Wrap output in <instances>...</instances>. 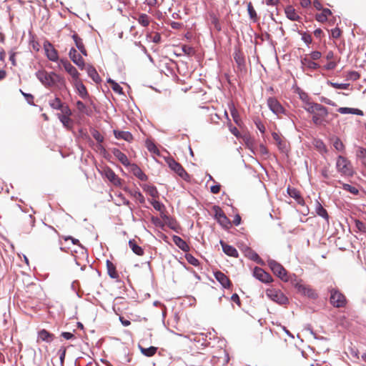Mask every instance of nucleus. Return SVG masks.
<instances>
[{
    "label": "nucleus",
    "mask_w": 366,
    "mask_h": 366,
    "mask_svg": "<svg viewBox=\"0 0 366 366\" xmlns=\"http://www.w3.org/2000/svg\"><path fill=\"white\" fill-rule=\"evenodd\" d=\"M144 191L149 194L153 198H157L159 197V192L157 188L152 185L144 184L142 186Z\"/></svg>",
    "instance_id": "34"
},
{
    "label": "nucleus",
    "mask_w": 366,
    "mask_h": 366,
    "mask_svg": "<svg viewBox=\"0 0 366 366\" xmlns=\"http://www.w3.org/2000/svg\"><path fill=\"white\" fill-rule=\"evenodd\" d=\"M112 154L124 166L128 167L130 165V162L127 157L119 149L114 148L112 149Z\"/></svg>",
    "instance_id": "18"
},
{
    "label": "nucleus",
    "mask_w": 366,
    "mask_h": 366,
    "mask_svg": "<svg viewBox=\"0 0 366 366\" xmlns=\"http://www.w3.org/2000/svg\"><path fill=\"white\" fill-rule=\"evenodd\" d=\"M317 107L315 114H312V122L317 125L320 126L324 124L325 122V118L328 115V111L326 107L324 106H315Z\"/></svg>",
    "instance_id": "7"
},
{
    "label": "nucleus",
    "mask_w": 366,
    "mask_h": 366,
    "mask_svg": "<svg viewBox=\"0 0 366 366\" xmlns=\"http://www.w3.org/2000/svg\"><path fill=\"white\" fill-rule=\"evenodd\" d=\"M54 340V335L43 329L38 332L37 341H44L46 342H51Z\"/></svg>",
    "instance_id": "21"
},
{
    "label": "nucleus",
    "mask_w": 366,
    "mask_h": 366,
    "mask_svg": "<svg viewBox=\"0 0 366 366\" xmlns=\"http://www.w3.org/2000/svg\"><path fill=\"white\" fill-rule=\"evenodd\" d=\"M314 146L317 149V150L320 152H327V147L324 142L320 139H315L314 141Z\"/></svg>",
    "instance_id": "45"
},
{
    "label": "nucleus",
    "mask_w": 366,
    "mask_h": 366,
    "mask_svg": "<svg viewBox=\"0 0 366 366\" xmlns=\"http://www.w3.org/2000/svg\"><path fill=\"white\" fill-rule=\"evenodd\" d=\"M332 15V11L329 9H323L320 14H317L315 19L317 21L324 23L327 21L329 16Z\"/></svg>",
    "instance_id": "31"
},
{
    "label": "nucleus",
    "mask_w": 366,
    "mask_h": 366,
    "mask_svg": "<svg viewBox=\"0 0 366 366\" xmlns=\"http://www.w3.org/2000/svg\"><path fill=\"white\" fill-rule=\"evenodd\" d=\"M295 288L299 293L310 298H316L317 297L315 291L309 285L298 282L295 284Z\"/></svg>",
    "instance_id": "9"
},
{
    "label": "nucleus",
    "mask_w": 366,
    "mask_h": 366,
    "mask_svg": "<svg viewBox=\"0 0 366 366\" xmlns=\"http://www.w3.org/2000/svg\"><path fill=\"white\" fill-rule=\"evenodd\" d=\"M342 188H343V189L348 191L351 194H357L359 192L358 189L356 187L351 186L348 184H343Z\"/></svg>",
    "instance_id": "51"
},
{
    "label": "nucleus",
    "mask_w": 366,
    "mask_h": 366,
    "mask_svg": "<svg viewBox=\"0 0 366 366\" xmlns=\"http://www.w3.org/2000/svg\"><path fill=\"white\" fill-rule=\"evenodd\" d=\"M152 205L153 206V207L157 210V211H159V212H162L163 209H164V205L161 203L159 201H157L155 199H152L150 201Z\"/></svg>",
    "instance_id": "48"
},
{
    "label": "nucleus",
    "mask_w": 366,
    "mask_h": 366,
    "mask_svg": "<svg viewBox=\"0 0 366 366\" xmlns=\"http://www.w3.org/2000/svg\"><path fill=\"white\" fill-rule=\"evenodd\" d=\"M234 60H235L236 63L239 66H241L242 65L244 64V60L243 57H242L239 54L235 53V55H234Z\"/></svg>",
    "instance_id": "61"
},
{
    "label": "nucleus",
    "mask_w": 366,
    "mask_h": 366,
    "mask_svg": "<svg viewBox=\"0 0 366 366\" xmlns=\"http://www.w3.org/2000/svg\"><path fill=\"white\" fill-rule=\"evenodd\" d=\"M332 144L335 149L338 152H344L345 151V146L342 141L338 137H335L332 139Z\"/></svg>",
    "instance_id": "41"
},
{
    "label": "nucleus",
    "mask_w": 366,
    "mask_h": 366,
    "mask_svg": "<svg viewBox=\"0 0 366 366\" xmlns=\"http://www.w3.org/2000/svg\"><path fill=\"white\" fill-rule=\"evenodd\" d=\"M35 75L39 81L46 87L65 85L64 78L54 72H47L45 70H39L35 73Z\"/></svg>",
    "instance_id": "1"
},
{
    "label": "nucleus",
    "mask_w": 366,
    "mask_h": 366,
    "mask_svg": "<svg viewBox=\"0 0 366 366\" xmlns=\"http://www.w3.org/2000/svg\"><path fill=\"white\" fill-rule=\"evenodd\" d=\"M76 108L81 112H86V105L81 101H78L76 102Z\"/></svg>",
    "instance_id": "63"
},
{
    "label": "nucleus",
    "mask_w": 366,
    "mask_h": 366,
    "mask_svg": "<svg viewBox=\"0 0 366 366\" xmlns=\"http://www.w3.org/2000/svg\"><path fill=\"white\" fill-rule=\"evenodd\" d=\"M330 302L335 307H342L346 305L345 295L338 290L332 288L330 290Z\"/></svg>",
    "instance_id": "6"
},
{
    "label": "nucleus",
    "mask_w": 366,
    "mask_h": 366,
    "mask_svg": "<svg viewBox=\"0 0 366 366\" xmlns=\"http://www.w3.org/2000/svg\"><path fill=\"white\" fill-rule=\"evenodd\" d=\"M137 20L140 25L144 27L149 26L150 23V18L146 14H140Z\"/></svg>",
    "instance_id": "39"
},
{
    "label": "nucleus",
    "mask_w": 366,
    "mask_h": 366,
    "mask_svg": "<svg viewBox=\"0 0 366 366\" xmlns=\"http://www.w3.org/2000/svg\"><path fill=\"white\" fill-rule=\"evenodd\" d=\"M107 269L109 276L112 279H118L119 274L116 270L115 265L109 260H107Z\"/></svg>",
    "instance_id": "30"
},
{
    "label": "nucleus",
    "mask_w": 366,
    "mask_h": 366,
    "mask_svg": "<svg viewBox=\"0 0 366 366\" xmlns=\"http://www.w3.org/2000/svg\"><path fill=\"white\" fill-rule=\"evenodd\" d=\"M73 84L76 87V90L79 92V94L82 98H86L88 95L85 86L81 82L80 78L73 82Z\"/></svg>",
    "instance_id": "24"
},
{
    "label": "nucleus",
    "mask_w": 366,
    "mask_h": 366,
    "mask_svg": "<svg viewBox=\"0 0 366 366\" xmlns=\"http://www.w3.org/2000/svg\"><path fill=\"white\" fill-rule=\"evenodd\" d=\"M223 252L230 257H237L238 256L237 250L232 246L227 244L223 241H220Z\"/></svg>",
    "instance_id": "22"
},
{
    "label": "nucleus",
    "mask_w": 366,
    "mask_h": 366,
    "mask_svg": "<svg viewBox=\"0 0 366 366\" xmlns=\"http://www.w3.org/2000/svg\"><path fill=\"white\" fill-rule=\"evenodd\" d=\"M214 217L217 222L223 227L229 228L231 225L229 219L227 217L224 212L218 206L214 207Z\"/></svg>",
    "instance_id": "10"
},
{
    "label": "nucleus",
    "mask_w": 366,
    "mask_h": 366,
    "mask_svg": "<svg viewBox=\"0 0 366 366\" xmlns=\"http://www.w3.org/2000/svg\"><path fill=\"white\" fill-rule=\"evenodd\" d=\"M165 161L167 163L169 167L175 173H177L181 178H182L185 181H189V175L179 163L176 162L172 157L166 158Z\"/></svg>",
    "instance_id": "4"
},
{
    "label": "nucleus",
    "mask_w": 366,
    "mask_h": 366,
    "mask_svg": "<svg viewBox=\"0 0 366 366\" xmlns=\"http://www.w3.org/2000/svg\"><path fill=\"white\" fill-rule=\"evenodd\" d=\"M103 175L114 186H120L122 184V179L114 173V172L111 168H104L103 169Z\"/></svg>",
    "instance_id": "13"
},
{
    "label": "nucleus",
    "mask_w": 366,
    "mask_h": 366,
    "mask_svg": "<svg viewBox=\"0 0 366 366\" xmlns=\"http://www.w3.org/2000/svg\"><path fill=\"white\" fill-rule=\"evenodd\" d=\"M229 109L230 111L231 115L232 117V119L234 122L238 125L240 126L242 123V120L240 118V116L239 114L238 111L234 107V104L232 102H229L228 104Z\"/></svg>",
    "instance_id": "25"
},
{
    "label": "nucleus",
    "mask_w": 366,
    "mask_h": 366,
    "mask_svg": "<svg viewBox=\"0 0 366 366\" xmlns=\"http://www.w3.org/2000/svg\"><path fill=\"white\" fill-rule=\"evenodd\" d=\"M72 39H74L77 49L84 45L82 39L76 34H74L72 35Z\"/></svg>",
    "instance_id": "54"
},
{
    "label": "nucleus",
    "mask_w": 366,
    "mask_h": 366,
    "mask_svg": "<svg viewBox=\"0 0 366 366\" xmlns=\"http://www.w3.org/2000/svg\"><path fill=\"white\" fill-rule=\"evenodd\" d=\"M215 279L221 284L224 288H229L231 285L229 279L221 271L214 272Z\"/></svg>",
    "instance_id": "16"
},
{
    "label": "nucleus",
    "mask_w": 366,
    "mask_h": 366,
    "mask_svg": "<svg viewBox=\"0 0 366 366\" xmlns=\"http://www.w3.org/2000/svg\"><path fill=\"white\" fill-rule=\"evenodd\" d=\"M315 106H322L320 104L315 103L313 102H307L303 105V108L310 114H315V112L317 109Z\"/></svg>",
    "instance_id": "38"
},
{
    "label": "nucleus",
    "mask_w": 366,
    "mask_h": 366,
    "mask_svg": "<svg viewBox=\"0 0 366 366\" xmlns=\"http://www.w3.org/2000/svg\"><path fill=\"white\" fill-rule=\"evenodd\" d=\"M131 172L133 174L142 181H146L147 176L142 172V170L135 164H130L129 165Z\"/></svg>",
    "instance_id": "19"
},
{
    "label": "nucleus",
    "mask_w": 366,
    "mask_h": 366,
    "mask_svg": "<svg viewBox=\"0 0 366 366\" xmlns=\"http://www.w3.org/2000/svg\"><path fill=\"white\" fill-rule=\"evenodd\" d=\"M273 139L276 142L278 149L280 152L285 153L288 151L287 144L285 141H283L278 134L273 132L272 134Z\"/></svg>",
    "instance_id": "17"
},
{
    "label": "nucleus",
    "mask_w": 366,
    "mask_h": 366,
    "mask_svg": "<svg viewBox=\"0 0 366 366\" xmlns=\"http://www.w3.org/2000/svg\"><path fill=\"white\" fill-rule=\"evenodd\" d=\"M69 56L71 60L81 69H84L85 63L80 54L77 53V51L74 48H71L69 50Z\"/></svg>",
    "instance_id": "15"
},
{
    "label": "nucleus",
    "mask_w": 366,
    "mask_h": 366,
    "mask_svg": "<svg viewBox=\"0 0 366 366\" xmlns=\"http://www.w3.org/2000/svg\"><path fill=\"white\" fill-rule=\"evenodd\" d=\"M86 71L88 76L97 84L102 81V79L97 73L96 69L92 65H87L86 66Z\"/></svg>",
    "instance_id": "20"
},
{
    "label": "nucleus",
    "mask_w": 366,
    "mask_h": 366,
    "mask_svg": "<svg viewBox=\"0 0 366 366\" xmlns=\"http://www.w3.org/2000/svg\"><path fill=\"white\" fill-rule=\"evenodd\" d=\"M267 105L269 109L275 114L279 115L285 112V109L281 104L274 97L267 99Z\"/></svg>",
    "instance_id": "14"
},
{
    "label": "nucleus",
    "mask_w": 366,
    "mask_h": 366,
    "mask_svg": "<svg viewBox=\"0 0 366 366\" xmlns=\"http://www.w3.org/2000/svg\"><path fill=\"white\" fill-rule=\"evenodd\" d=\"M337 112L340 114H356L358 116H363L364 113L362 110L355 108H349V107H340L337 109Z\"/></svg>",
    "instance_id": "29"
},
{
    "label": "nucleus",
    "mask_w": 366,
    "mask_h": 366,
    "mask_svg": "<svg viewBox=\"0 0 366 366\" xmlns=\"http://www.w3.org/2000/svg\"><path fill=\"white\" fill-rule=\"evenodd\" d=\"M44 49L46 57L50 61L56 62L59 60L58 52L50 42L48 41H44Z\"/></svg>",
    "instance_id": "12"
},
{
    "label": "nucleus",
    "mask_w": 366,
    "mask_h": 366,
    "mask_svg": "<svg viewBox=\"0 0 366 366\" xmlns=\"http://www.w3.org/2000/svg\"><path fill=\"white\" fill-rule=\"evenodd\" d=\"M128 192L129 194L138 200L139 203L144 204L145 202L144 197L139 190H128Z\"/></svg>",
    "instance_id": "40"
},
{
    "label": "nucleus",
    "mask_w": 366,
    "mask_h": 366,
    "mask_svg": "<svg viewBox=\"0 0 366 366\" xmlns=\"http://www.w3.org/2000/svg\"><path fill=\"white\" fill-rule=\"evenodd\" d=\"M337 171L344 177H352L354 170L351 162L343 156L339 155L336 161Z\"/></svg>",
    "instance_id": "2"
},
{
    "label": "nucleus",
    "mask_w": 366,
    "mask_h": 366,
    "mask_svg": "<svg viewBox=\"0 0 366 366\" xmlns=\"http://www.w3.org/2000/svg\"><path fill=\"white\" fill-rule=\"evenodd\" d=\"M59 65H62L65 71L69 74L72 78V82L79 79L80 74L77 69L67 60L61 59L59 61Z\"/></svg>",
    "instance_id": "8"
},
{
    "label": "nucleus",
    "mask_w": 366,
    "mask_h": 366,
    "mask_svg": "<svg viewBox=\"0 0 366 366\" xmlns=\"http://www.w3.org/2000/svg\"><path fill=\"white\" fill-rule=\"evenodd\" d=\"M302 40L307 44L312 43V36L310 34L304 32L302 34Z\"/></svg>",
    "instance_id": "57"
},
{
    "label": "nucleus",
    "mask_w": 366,
    "mask_h": 366,
    "mask_svg": "<svg viewBox=\"0 0 366 366\" xmlns=\"http://www.w3.org/2000/svg\"><path fill=\"white\" fill-rule=\"evenodd\" d=\"M356 157L359 159L362 165L366 166V149L362 147H357L356 150Z\"/></svg>",
    "instance_id": "32"
},
{
    "label": "nucleus",
    "mask_w": 366,
    "mask_h": 366,
    "mask_svg": "<svg viewBox=\"0 0 366 366\" xmlns=\"http://www.w3.org/2000/svg\"><path fill=\"white\" fill-rule=\"evenodd\" d=\"M285 12L286 16L291 21H299L300 19L299 14L292 6H287L285 9Z\"/></svg>",
    "instance_id": "23"
},
{
    "label": "nucleus",
    "mask_w": 366,
    "mask_h": 366,
    "mask_svg": "<svg viewBox=\"0 0 366 366\" xmlns=\"http://www.w3.org/2000/svg\"><path fill=\"white\" fill-rule=\"evenodd\" d=\"M287 193L291 197L295 199L298 204H304L303 198L301 197L300 192L297 189H296L295 188L288 187Z\"/></svg>",
    "instance_id": "28"
},
{
    "label": "nucleus",
    "mask_w": 366,
    "mask_h": 366,
    "mask_svg": "<svg viewBox=\"0 0 366 366\" xmlns=\"http://www.w3.org/2000/svg\"><path fill=\"white\" fill-rule=\"evenodd\" d=\"M211 21L213 24L214 27L217 30L220 31L222 29L219 19L214 14L211 15Z\"/></svg>",
    "instance_id": "49"
},
{
    "label": "nucleus",
    "mask_w": 366,
    "mask_h": 366,
    "mask_svg": "<svg viewBox=\"0 0 366 366\" xmlns=\"http://www.w3.org/2000/svg\"><path fill=\"white\" fill-rule=\"evenodd\" d=\"M301 64L303 67H306L309 69L315 70L320 67L319 64L315 63L312 59L305 56L301 59Z\"/></svg>",
    "instance_id": "26"
},
{
    "label": "nucleus",
    "mask_w": 366,
    "mask_h": 366,
    "mask_svg": "<svg viewBox=\"0 0 366 366\" xmlns=\"http://www.w3.org/2000/svg\"><path fill=\"white\" fill-rule=\"evenodd\" d=\"M331 35L334 39H338L341 35V31L339 28H335L331 31Z\"/></svg>",
    "instance_id": "62"
},
{
    "label": "nucleus",
    "mask_w": 366,
    "mask_h": 366,
    "mask_svg": "<svg viewBox=\"0 0 366 366\" xmlns=\"http://www.w3.org/2000/svg\"><path fill=\"white\" fill-rule=\"evenodd\" d=\"M185 257H186L187 261L192 265L198 266L199 264V260L197 258H195L194 256H192V254H186Z\"/></svg>",
    "instance_id": "50"
},
{
    "label": "nucleus",
    "mask_w": 366,
    "mask_h": 366,
    "mask_svg": "<svg viewBox=\"0 0 366 366\" xmlns=\"http://www.w3.org/2000/svg\"><path fill=\"white\" fill-rule=\"evenodd\" d=\"M139 348L141 352L146 357H152L155 355L157 351V347L151 346L148 348L143 347L140 345H139Z\"/></svg>",
    "instance_id": "33"
},
{
    "label": "nucleus",
    "mask_w": 366,
    "mask_h": 366,
    "mask_svg": "<svg viewBox=\"0 0 366 366\" xmlns=\"http://www.w3.org/2000/svg\"><path fill=\"white\" fill-rule=\"evenodd\" d=\"M129 246L134 254H136L139 256H142L144 254L143 249L141 247H139V245H137V244L136 243V242L134 240H133V239L129 240Z\"/></svg>",
    "instance_id": "37"
},
{
    "label": "nucleus",
    "mask_w": 366,
    "mask_h": 366,
    "mask_svg": "<svg viewBox=\"0 0 366 366\" xmlns=\"http://www.w3.org/2000/svg\"><path fill=\"white\" fill-rule=\"evenodd\" d=\"M182 51H184V54L187 55H193L194 54V49L189 46H183Z\"/></svg>",
    "instance_id": "60"
},
{
    "label": "nucleus",
    "mask_w": 366,
    "mask_h": 366,
    "mask_svg": "<svg viewBox=\"0 0 366 366\" xmlns=\"http://www.w3.org/2000/svg\"><path fill=\"white\" fill-rule=\"evenodd\" d=\"M299 96H300V99L304 103V104H306V102L310 101L308 94L305 92L301 91L300 92H299Z\"/></svg>",
    "instance_id": "59"
},
{
    "label": "nucleus",
    "mask_w": 366,
    "mask_h": 366,
    "mask_svg": "<svg viewBox=\"0 0 366 366\" xmlns=\"http://www.w3.org/2000/svg\"><path fill=\"white\" fill-rule=\"evenodd\" d=\"M267 264L273 273L282 281L287 282L289 280L287 272L281 264L274 259H269Z\"/></svg>",
    "instance_id": "3"
},
{
    "label": "nucleus",
    "mask_w": 366,
    "mask_h": 366,
    "mask_svg": "<svg viewBox=\"0 0 366 366\" xmlns=\"http://www.w3.org/2000/svg\"><path fill=\"white\" fill-rule=\"evenodd\" d=\"M315 211L317 215L322 217L326 220H328L329 215L327 214V210L322 206V204L318 201L316 202Z\"/></svg>",
    "instance_id": "35"
},
{
    "label": "nucleus",
    "mask_w": 366,
    "mask_h": 366,
    "mask_svg": "<svg viewBox=\"0 0 366 366\" xmlns=\"http://www.w3.org/2000/svg\"><path fill=\"white\" fill-rule=\"evenodd\" d=\"M49 106L54 109L60 110L62 108V103L59 98L56 97L54 99L49 101Z\"/></svg>",
    "instance_id": "44"
},
{
    "label": "nucleus",
    "mask_w": 366,
    "mask_h": 366,
    "mask_svg": "<svg viewBox=\"0 0 366 366\" xmlns=\"http://www.w3.org/2000/svg\"><path fill=\"white\" fill-rule=\"evenodd\" d=\"M227 126L229 127V129L230 132L233 135H234L237 137H239V132L238 129L235 127L232 126V124L231 123V121H229V122H227Z\"/></svg>",
    "instance_id": "55"
},
{
    "label": "nucleus",
    "mask_w": 366,
    "mask_h": 366,
    "mask_svg": "<svg viewBox=\"0 0 366 366\" xmlns=\"http://www.w3.org/2000/svg\"><path fill=\"white\" fill-rule=\"evenodd\" d=\"M92 137L99 143H102L104 141V137L97 130H94L92 132Z\"/></svg>",
    "instance_id": "56"
},
{
    "label": "nucleus",
    "mask_w": 366,
    "mask_h": 366,
    "mask_svg": "<svg viewBox=\"0 0 366 366\" xmlns=\"http://www.w3.org/2000/svg\"><path fill=\"white\" fill-rule=\"evenodd\" d=\"M146 147L150 152H152L154 154H157V155H159V151L158 148L157 147V146L155 145V144L152 141L147 140L146 141Z\"/></svg>",
    "instance_id": "42"
},
{
    "label": "nucleus",
    "mask_w": 366,
    "mask_h": 366,
    "mask_svg": "<svg viewBox=\"0 0 366 366\" xmlns=\"http://www.w3.org/2000/svg\"><path fill=\"white\" fill-rule=\"evenodd\" d=\"M327 84L330 85L331 86H332L333 88H335L337 89H348L350 87V84H348V83L339 84V83H335V82H332L330 81H328Z\"/></svg>",
    "instance_id": "43"
},
{
    "label": "nucleus",
    "mask_w": 366,
    "mask_h": 366,
    "mask_svg": "<svg viewBox=\"0 0 366 366\" xmlns=\"http://www.w3.org/2000/svg\"><path fill=\"white\" fill-rule=\"evenodd\" d=\"M59 119L66 128L70 127L71 119L69 117H67V115H59Z\"/></svg>",
    "instance_id": "46"
},
{
    "label": "nucleus",
    "mask_w": 366,
    "mask_h": 366,
    "mask_svg": "<svg viewBox=\"0 0 366 366\" xmlns=\"http://www.w3.org/2000/svg\"><path fill=\"white\" fill-rule=\"evenodd\" d=\"M114 134L117 139H122L129 142L133 139V136L129 132L114 130Z\"/></svg>",
    "instance_id": "27"
},
{
    "label": "nucleus",
    "mask_w": 366,
    "mask_h": 366,
    "mask_svg": "<svg viewBox=\"0 0 366 366\" xmlns=\"http://www.w3.org/2000/svg\"><path fill=\"white\" fill-rule=\"evenodd\" d=\"M310 55V59L314 61V60H317V59H320L322 54L320 51H315L311 52V54Z\"/></svg>",
    "instance_id": "64"
},
{
    "label": "nucleus",
    "mask_w": 366,
    "mask_h": 366,
    "mask_svg": "<svg viewBox=\"0 0 366 366\" xmlns=\"http://www.w3.org/2000/svg\"><path fill=\"white\" fill-rule=\"evenodd\" d=\"M355 227L360 232H365L366 231V224L360 220L355 221Z\"/></svg>",
    "instance_id": "53"
},
{
    "label": "nucleus",
    "mask_w": 366,
    "mask_h": 366,
    "mask_svg": "<svg viewBox=\"0 0 366 366\" xmlns=\"http://www.w3.org/2000/svg\"><path fill=\"white\" fill-rule=\"evenodd\" d=\"M173 240L176 245L180 248L182 250L187 252L189 249V246L187 242L183 240L180 237L174 236Z\"/></svg>",
    "instance_id": "36"
},
{
    "label": "nucleus",
    "mask_w": 366,
    "mask_h": 366,
    "mask_svg": "<svg viewBox=\"0 0 366 366\" xmlns=\"http://www.w3.org/2000/svg\"><path fill=\"white\" fill-rule=\"evenodd\" d=\"M254 277L264 283H270L273 281L272 277L260 267H255L253 271Z\"/></svg>",
    "instance_id": "11"
},
{
    "label": "nucleus",
    "mask_w": 366,
    "mask_h": 366,
    "mask_svg": "<svg viewBox=\"0 0 366 366\" xmlns=\"http://www.w3.org/2000/svg\"><path fill=\"white\" fill-rule=\"evenodd\" d=\"M266 295L269 300L280 305H286L288 302V298L281 290L277 289H267L266 290Z\"/></svg>",
    "instance_id": "5"
},
{
    "label": "nucleus",
    "mask_w": 366,
    "mask_h": 366,
    "mask_svg": "<svg viewBox=\"0 0 366 366\" xmlns=\"http://www.w3.org/2000/svg\"><path fill=\"white\" fill-rule=\"evenodd\" d=\"M247 11H248V14L249 15L250 19H252L254 21H256L257 13H256L251 2H249L247 4Z\"/></svg>",
    "instance_id": "47"
},
{
    "label": "nucleus",
    "mask_w": 366,
    "mask_h": 366,
    "mask_svg": "<svg viewBox=\"0 0 366 366\" xmlns=\"http://www.w3.org/2000/svg\"><path fill=\"white\" fill-rule=\"evenodd\" d=\"M347 79L355 81L360 78V74L355 71H350L347 76Z\"/></svg>",
    "instance_id": "58"
},
{
    "label": "nucleus",
    "mask_w": 366,
    "mask_h": 366,
    "mask_svg": "<svg viewBox=\"0 0 366 366\" xmlns=\"http://www.w3.org/2000/svg\"><path fill=\"white\" fill-rule=\"evenodd\" d=\"M20 92L25 97L26 102L30 105H34V97L31 94L24 93L22 90L20 89Z\"/></svg>",
    "instance_id": "52"
}]
</instances>
